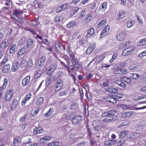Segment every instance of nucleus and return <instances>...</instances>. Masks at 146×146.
<instances>
[{"mask_svg":"<svg viewBox=\"0 0 146 146\" xmlns=\"http://www.w3.org/2000/svg\"><path fill=\"white\" fill-rule=\"evenodd\" d=\"M63 84V82L62 81H58L53 84L52 87L55 91H58L61 90Z\"/></svg>","mask_w":146,"mask_h":146,"instance_id":"obj_1","label":"nucleus"},{"mask_svg":"<svg viewBox=\"0 0 146 146\" xmlns=\"http://www.w3.org/2000/svg\"><path fill=\"white\" fill-rule=\"evenodd\" d=\"M126 15V12L123 10H121L117 12L116 14V19L118 21L123 20Z\"/></svg>","mask_w":146,"mask_h":146,"instance_id":"obj_2","label":"nucleus"},{"mask_svg":"<svg viewBox=\"0 0 146 146\" xmlns=\"http://www.w3.org/2000/svg\"><path fill=\"white\" fill-rule=\"evenodd\" d=\"M135 50V48L132 46L127 48L123 50L121 53L122 56H125L132 53Z\"/></svg>","mask_w":146,"mask_h":146,"instance_id":"obj_3","label":"nucleus"},{"mask_svg":"<svg viewBox=\"0 0 146 146\" xmlns=\"http://www.w3.org/2000/svg\"><path fill=\"white\" fill-rule=\"evenodd\" d=\"M82 117L80 115H75L71 120V122L73 125H76L79 123L81 121Z\"/></svg>","mask_w":146,"mask_h":146,"instance_id":"obj_4","label":"nucleus"},{"mask_svg":"<svg viewBox=\"0 0 146 146\" xmlns=\"http://www.w3.org/2000/svg\"><path fill=\"white\" fill-rule=\"evenodd\" d=\"M126 33L125 31H122L117 36L116 39L119 41H123L126 38Z\"/></svg>","mask_w":146,"mask_h":146,"instance_id":"obj_5","label":"nucleus"},{"mask_svg":"<svg viewBox=\"0 0 146 146\" xmlns=\"http://www.w3.org/2000/svg\"><path fill=\"white\" fill-rule=\"evenodd\" d=\"M106 100L109 102L113 104H116L117 102L116 98L112 94H109L106 97Z\"/></svg>","mask_w":146,"mask_h":146,"instance_id":"obj_6","label":"nucleus"},{"mask_svg":"<svg viewBox=\"0 0 146 146\" xmlns=\"http://www.w3.org/2000/svg\"><path fill=\"white\" fill-rule=\"evenodd\" d=\"M135 112L134 111H129L123 112L122 113L121 116L122 118H127L135 114Z\"/></svg>","mask_w":146,"mask_h":146,"instance_id":"obj_7","label":"nucleus"},{"mask_svg":"<svg viewBox=\"0 0 146 146\" xmlns=\"http://www.w3.org/2000/svg\"><path fill=\"white\" fill-rule=\"evenodd\" d=\"M8 84V80L6 78L4 79V82L3 85L0 88V98L1 97L2 94L4 92V90Z\"/></svg>","mask_w":146,"mask_h":146,"instance_id":"obj_8","label":"nucleus"},{"mask_svg":"<svg viewBox=\"0 0 146 146\" xmlns=\"http://www.w3.org/2000/svg\"><path fill=\"white\" fill-rule=\"evenodd\" d=\"M110 27L109 25L105 26L104 29L102 31L100 35V38H102L107 35L109 31Z\"/></svg>","mask_w":146,"mask_h":146,"instance_id":"obj_9","label":"nucleus"},{"mask_svg":"<svg viewBox=\"0 0 146 146\" xmlns=\"http://www.w3.org/2000/svg\"><path fill=\"white\" fill-rule=\"evenodd\" d=\"M32 95L30 93L27 94L25 96L21 102V105L24 106L27 101L30 100L31 98Z\"/></svg>","mask_w":146,"mask_h":146,"instance_id":"obj_10","label":"nucleus"},{"mask_svg":"<svg viewBox=\"0 0 146 146\" xmlns=\"http://www.w3.org/2000/svg\"><path fill=\"white\" fill-rule=\"evenodd\" d=\"M13 92L11 90H9L5 94V100L7 102L9 101L13 97Z\"/></svg>","mask_w":146,"mask_h":146,"instance_id":"obj_11","label":"nucleus"},{"mask_svg":"<svg viewBox=\"0 0 146 146\" xmlns=\"http://www.w3.org/2000/svg\"><path fill=\"white\" fill-rule=\"evenodd\" d=\"M130 46V42L129 41H126L124 42L121 43L118 47V48L121 49L123 48H126L129 47Z\"/></svg>","mask_w":146,"mask_h":146,"instance_id":"obj_12","label":"nucleus"},{"mask_svg":"<svg viewBox=\"0 0 146 146\" xmlns=\"http://www.w3.org/2000/svg\"><path fill=\"white\" fill-rule=\"evenodd\" d=\"M68 5V3H65L61 5L57 8L56 12L57 13H58L63 11L67 8Z\"/></svg>","mask_w":146,"mask_h":146,"instance_id":"obj_13","label":"nucleus"},{"mask_svg":"<svg viewBox=\"0 0 146 146\" xmlns=\"http://www.w3.org/2000/svg\"><path fill=\"white\" fill-rule=\"evenodd\" d=\"M117 117L116 116L111 117H108L104 118L103 121L104 122H108L113 121L117 119Z\"/></svg>","mask_w":146,"mask_h":146,"instance_id":"obj_14","label":"nucleus"},{"mask_svg":"<svg viewBox=\"0 0 146 146\" xmlns=\"http://www.w3.org/2000/svg\"><path fill=\"white\" fill-rule=\"evenodd\" d=\"M30 80V76H28L24 78L22 81V85L25 86L27 85L29 82Z\"/></svg>","mask_w":146,"mask_h":146,"instance_id":"obj_15","label":"nucleus"},{"mask_svg":"<svg viewBox=\"0 0 146 146\" xmlns=\"http://www.w3.org/2000/svg\"><path fill=\"white\" fill-rule=\"evenodd\" d=\"M19 66V63L17 61H14L12 64L11 70L12 72L17 71Z\"/></svg>","mask_w":146,"mask_h":146,"instance_id":"obj_16","label":"nucleus"},{"mask_svg":"<svg viewBox=\"0 0 146 146\" xmlns=\"http://www.w3.org/2000/svg\"><path fill=\"white\" fill-rule=\"evenodd\" d=\"M95 47L96 44L95 43H91L86 50L87 53L90 54L91 53Z\"/></svg>","mask_w":146,"mask_h":146,"instance_id":"obj_17","label":"nucleus"},{"mask_svg":"<svg viewBox=\"0 0 146 146\" xmlns=\"http://www.w3.org/2000/svg\"><path fill=\"white\" fill-rule=\"evenodd\" d=\"M10 68V65L9 64H7L4 65L2 68V72L4 73L8 72Z\"/></svg>","mask_w":146,"mask_h":146,"instance_id":"obj_18","label":"nucleus"},{"mask_svg":"<svg viewBox=\"0 0 146 146\" xmlns=\"http://www.w3.org/2000/svg\"><path fill=\"white\" fill-rule=\"evenodd\" d=\"M43 132V130L41 127H36L33 129V134L36 135L42 133Z\"/></svg>","mask_w":146,"mask_h":146,"instance_id":"obj_19","label":"nucleus"},{"mask_svg":"<svg viewBox=\"0 0 146 146\" xmlns=\"http://www.w3.org/2000/svg\"><path fill=\"white\" fill-rule=\"evenodd\" d=\"M68 53L70 57L71 58V61L72 64H76V61L75 60V55L74 52L72 51Z\"/></svg>","mask_w":146,"mask_h":146,"instance_id":"obj_20","label":"nucleus"},{"mask_svg":"<svg viewBox=\"0 0 146 146\" xmlns=\"http://www.w3.org/2000/svg\"><path fill=\"white\" fill-rule=\"evenodd\" d=\"M137 137V134L136 133H134L130 135H127V139H129L131 141H132L136 139Z\"/></svg>","mask_w":146,"mask_h":146,"instance_id":"obj_21","label":"nucleus"},{"mask_svg":"<svg viewBox=\"0 0 146 146\" xmlns=\"http://www.w3.org/2000/svg\"><path fill=\"white\" fill-rule=\"evenodd\" d=\"M19 103L17 99H14L12 101L11 104V109L12 110H13L15 109Z\"/></svg>","mask_w":146,"mask_h":146,"instance_id":"obj_22","label":"nucleus"},{"mask_svg":"<svg viewBox=\"0 0 146 146\" xmlns=\"http://www.w3.org/2000/svg\"><path fill=\"white\" fill-rule=\"evenodd\" d=\"M135 21L134 20L130 19L128 20L126 23L127 27L128 28H130L135 24Z\"/></svg>","mask_w":146,"mask_h":146,"instance_id":"obj_23","label":"nucleus"},{"mask_svg":"<svg viewBox=\"0 0 146 146\" xmlns=\"http://www.w3.org/2000/svg\"><path fill=\"white\" fill-rule=\"evenodd\" d=\"M42 74V70L39 69L35 72L34 73V77L35 78H38L40 77Z\"/></svg>","mask_w":146,"mask_h":146,"instance_id":"obj_24","label":"nucleus"},{"mask_svg":"<svg viewBox=\"0 0 146 146\" xmlns=\"http://www.w3.org/2000/svg\"><path fill=\"white\" fill-rule=\"evenodd\" d=\"M107 91L111 93L115 94L118 92V90L116 88L110 87L107 89Z\"/></svg>","mask_w":146,"mask_h":146,"instance_id":"obj_25","label":"nucleus"},{"mask_svg":"<svg viewBox=\"0 0 146 146\" xmlns=\"http://www.w3.org/2000/svg\"><path fill=\"white\" fill-rule=\"evenodd\" d=\"M34 41L33 39L28 38L27 40V48H30L33 44Z\"/></svg>","mask_w":146,"mask_h":146,"instance_id":"obj_26","label":"nucleus"},{"mask_svg":"<svg viewBox=\"0 0 146 146\" xmlns=\"http://www.w3.org/2000/svg\"><path fill=\"white\" fill-rule=\"evenodd\" d=\"M107 3L106 2L103 3L100 6L99 9L102 11H104L106 9Z\"/></svg>","mask_w":146,"mask_h":146,"instance_id":"obj_27","label":"nucleus"},{"mask_svg":"<svg viewBox=\"0 0 146 146\" xmlns=\"http://www.w3.org/2000/svg\"><path fill=\"white\" fill-rule=\"evenodd\" d=\"M17 49V45L16 44H13L12 45L11 47L9 52L11 54H13L14 53Z\"/></svg>","mask_w":146,"mask_h":146,"instance_id":"obj_28","label":"nucleus"},{"mask_svg":"<svg viewBox=\"0 0 146 146\" xmlns=\"http://www.w3.org/2000/svg\"><path fill=\"white\" fill-rule=\"evenodd\" d=\"M129 123V121L128 120H126L123 122H121L120 125L117 127L118 128H120L121 127H124L128 125Z\"/></svg>","mask_w":146,"mask_h":146,"instance_id":"obj_29","label":"nucleus"},{"mask_svg":"<svg viewBox=\"0 0 146 146\" xmlns=\"http://www.w3.org/2000/svg\"><path fill=\"white\" fill-rule=\"evenodd\" d=\"M121 79L127 84L131 83L132 82L131 79L127 77H121Z\"/></svg>","mask_w":146,"mask_h":146,"instance_id":"obj_30","label":"nucleus"},{"mask_svg":"<svg viewBox=\"0 0 146 146\" xmlns=\"http://www.w3.org/2000/svg\"><path fill=\"white\" fill-rule=\"evenodd\" d=\"M74 115V113H73L67 114L66 115L65 118L66 120H70L71 121Z\"/></svg>","mask_w":146,"mask_h":146,"instance_id":"obj_31","label":"nucleus"},{"mask_svg":"<svg viewBox=\"0 0 146 146\" xmlns=\"http://www.w3.org/2000/svg\"><path fill=\"white\" fill-rule=\"evenodd\" d=\"M54 111L53 108H50L49 110L46 113H44V115L45 117H48L51 115L53 112Z\"/></svg>","mask_w":146,"mask_h":146,"instance_id":"obj_32","label":"nucleus"},{"mask_svg":"<svg viewBox=\"0 0 146 146\" xmlns=\"http://www.w3.org/2000/svg\"><path fill=\"white\" fill-rule=\"evenodd\" d=\"M27 62L26 60L24 59H22V60L20 66L21 68H27Z\"/></svg>","mask_w":146,"mask_h":146,"instance_id":"obj_33","label":"nucleus"},{"mask_svg":"<svg viewBox=\"0 0 146 146\" xmlns=\"http://www.w3.org/2000/svg\"><path fill=\"white\" fill-rule=\"evenodd\" d=\"M129 132V131L127 130L122 131L119 135V137L121 138L124 137L128 134Z\"/></svg>","mask_w":146,"mask_h":146,"instance_id":"obj_34","label":"nucleus"},{"mask_svg":"<svg viewBox=\"0 0 146 146\" xmlns=\"http://www.w3.org/2000/svg\"><path fill=\"white\" fill-rule=\"evenodd\" d=\"M95 29L93 28H90L88 31V34L87 36L88 37H90L92 35L95 33Z\"/></svg>","mask_w":146,"mask_h":146,"instance_id":"obj_35","label":"nucleus"},{"mask_svg":"<svg viewBox=\"0 0 146 146\" xmlns=\"http://www.w3.org/2000/svg\"><path fill=\"white\" fill-rule=\"evenodd\" d=\"M120 107L123 110H133L132 107L129 105H127L125 104H121L120 105Z\"/></svg>","mask_w":146,"mask_h":146,"instance_id":"obj_36","label":"nucleus"},{"mask_svg":"<svg viewBox=\"0 0 146 146\" xmlns=\"http://www.w3.org/2000/svg\"><path fill=\"white\" fill-rule=\"evenodd\" d=\"M107 20L106 19L101 21L98 24V26L99 28L104 27L106 24Z\"/></svg>","mask_w":146,"mask_h":146,"instance_id":"obj_37","label":"nucleus"},{"mask_svg":"<svg viewBox=\"0 0 146 146\" xmlns=\"http://www.w3.org/2000/svg\"><path fill=\"white\" fill-rule=\"evenodd\" d=\"M46 60V58L45 56H42L40 58L39 60L40 64L39 66L41 67L44 64Z\"/></svg>","mask_w":146,"mask_h":146,"instance_id":"obj_38","label":"nucleus"},{"mask_svg":"<svg viewBox=\"0 0 146 146\" xmlns=\"http://www.w3.org/2000/svg\"><path fill=\"white\" fill-rule=\"evenodd\" d=\"M76 25V22L72 20L69 22V23L67 24V26L68 28H72Z\"/></svg>","mask_w":146,"mask_h":146,"instance_id":"obj_39","label":"nucleus"},{"mask_svg":"<svg viewBox=\"0 0 146 146\" xmlns=\"http://www.w3.org/2000/svg\"><path fill=\"white\" fill-rule=\"evenodd\" d=\"M33 60L31 59H29L27 62V68H29L32 67L33 66Z\"/></svg>","mask_w":146,"mask_h":146,"instance_id":"obj_40","label":"nucleus"},{"mask_svg":"<svg viewBox=\"0 0 146 146\" xmlns=\"http://www.w3.org/2000/svg\"><path fill=\"white\" fill-rule=\"evenodd\" d=\"M140 67L139 65H137L135 64H134L131 65L129 67V69L130 70H136Z\"/></svg>","mask_w":146,"mask_h":146,"instance_id":"obj_41","label":"nucleus"},{"mask_svg":"<svg viewBox=\"0 0 146 146\" xmlns=\"http://www.w3.org/2000/svg\"><path fill=\"white\" fill-rule=\"evenodd\" d=\"M115 83L119 85L120 87L123 88L125 87L126 86V84L124 83L120 80L116 81Z\"/></svg>","mask_w":146,"mask_h":146,"instance_id":"obj_42","label":"nucleus"},{"mask_svg":"<svg viewBox=\"0 0 146 146\" xmlns=\"http://www.w3.org/2000/svg\"><path fill=\"white\" fill-rule=\"evenodd\" d=\"M23 12L21 10H18L16 9L13 10V15L15 14L17 17L19 15L22 14Z\"/></svg>","mask_w":146,"mask_h":146,"instance_id":"obj_43","label":"nucleus"},{"mask_svg":"<svg viewBox=\"0 0 146 146\" xmlns=\"http://www.w3.org/2000/svg\"><path fill=\"white\" fill-rule=\"evenodd\" d=\"M25 51L24 49H19V51L18 52L17 57V58H20L21 57L24 53Z\"/></svg>","mask_w":146,"mask_h":146,"instance_id":"obj_44","label":"nucleus"},{"mask_svg":"<svg viewBox=\"0 0 146 146\" xmlns=\"http://www.w3.org/2000/svg\"><path fill=\"white\" fill-rule=\"evenodd\" d=\"M113 141V140H112L107 141L105 142V145L106 146H110L113 145L114 144Z\"/></svg>","mask_w":146,"mask_h":146,"instance_id":"obj_45","label":"nucleus"},{"mask_svg":"<svg viewBox=\"0 0 146 146\" xmlns=\"http://www.w3.org/2000/svg\"><path fill=\"white\" fill-rule=\"evenodd\" d=\"M145 45H146V38L140 40L138 43V45L140 46H143Z\"/></svg>","mask_w":146,"mask_h":146,"instance_id":"obj_46","label":"nucleus"},{"mask_svg":"<svg viewBox=\"0 0 146 146\" xmlns=\"http://www.w3.org/2000/svg\"><path fill=\"white\" fill-rule=\"evenodd\" d=\"M7 46L8 45L5 41H4L1 43L0 47L1 49H5L7 47Z\"/></svg>","mask_w":146,"mask_h":146,"instance_id":"obj_47","label":"nucleus"},{"mask_svg":"<svg viewBox=\"0 0 146 146\" xmlns=\"http://www.w3.org/2000/svg\"><path fill=\"white\" fill-rule=\"evenodd\" d=\"M8 60V58L6 56H5L3 60L0 63V66L2 67L7 62Z\"/></svg>","mask_w":146,"mask_h":146,"instance_id":"obj_48","label":"nucleus"},{"mask_svg":"<svg viewBox=\"0 0 146 146\" xmlns=\"http://www.w3.org/2000/svg\"><path fill=\"white\" fill-rule=\"evenodd\" d=\"M130 74L132 78L134 79H138L140 76L137 73H131Z\"/></svg>","mask_w":146,"mask_h":146,"instance_id":"obj_49","label":"nucleus"},{"mask_svg":"<svg viewBox=\"0 0 146 146\" xmlns=\"http://www.w3.org/2000/svg\"><path fill=\"white\" fill-rule=\"evenodd\" d=\"M87 16V17L85 20L86 23H89L91 20L92 17V14H90L88 15Z\"/></svg>","mask_w":146,"mask_h":146,"instance_id":"obj_50","label":"nucleus"},{"mask_svg":"<svg viewBox=\"0 0 146 146\" xmlns=\"http://www.w3.org/2000/svg\"><path fill=\"white\" fill-rule=\"evenodd\" d=\"M44 98L43 97H40L39 98L37 101V104L38 105H41L43 102Z\"/></svg>","mask_w":146,"mask_h":146,"instance_id":"obj_51","label":"nucleus"},{"mask_svg":"<svg viewBox=\"0 0 146 146\" xmlns=\"http://www.w3.org/2000/svg\"><path fill=\"white\" fill-rule=\"evenodd\" d=\"M118 54L117 53H114L112 56V58L110 60V63L112 62L117 58Z\"/></svg>","mask_w":146,"mask_h":146,"instance_id":"obj_52","label":"nucleus"},{"mask_svg":"<svg viewBox=\"0 0 146 146\" xmlns=\"http://www.w3.org/2000/svg\"><path fill=\"white\" fill-rule=\"evenodd\" d=\"M59 145L58 142H50L48 144V146H58Z\"/></svg>","mask_w":146,"mask_h":146,"instance_id":"obj_53","label":"nucleus"},{"mask_svg":"<svg viewBox=\"0 0 146 146\" xmlns=\"http://www.w3.org/2000/svg\"><path fill=\"white\" fill-rule=\"evenodd\" d=\"M108 112V117H111V116H113V115H114L115 113L116 112L115 111H114L113 110H111L110 111H109L107 112Z\"/></svg>","mask_w":146,"mask_h":146,"instance_id":"obj_54","label":"nucleus"},{"mask_svg":"<svg viewBox=\"0 0 146 146\" xmlns=\"http://www.w3.org/2000/svg\"><path fill=\"white\" fill-rule=\"evenodd\" d=\"M146 56V50H144L143 52L139 53L138 55V56L140 58H142L144 56Z\"/></svg>","mask_w":146,"mask_h":146,"instance_id":"obj_55","label":"nucleus"},{"mask_svg":"<svg viewBox=\"0 0 146 146\" xmlns=\"http://www.w3.org/2000/svg\"><path fill=\"white\" fill-rule=\"evenodd\" d=\"M120 68L119 67H117L115 68L113 71V73L115 74H119V72H120Z\"/></svg>","mask_w":146,"mask_h":146,"instance_id":"obj_56","label":"nucleus"},{"mask_svg":"<svg viewBox=\"0 0 146 146\" xmlns=\"http://www.w3.org/2000/svg\"><path fill=\"white\" fill-rule=\"evenodd\" d=\"M117 94L115 96L117 100L118 99H120L123 98V95L121 94L116 93Z\"/></svg>","mask_w":146,"mask_h":146,"instance_id":"obj_57","label":"nucleus"},{"mask_svg":"<svg viewBox=\"0 0 146 146\" xmlns=\"http://www.w3.org/2000/svg\"><path fill=\"white\" fill-rule=\"evenodd\" d=\"M78 106V105L76 103H75L71 105L70 108L71 109H73L74 110H75L77 108Z\"/></svg>","mask_w":146,"mask_h":146,"instance_id":"obj_58","label":"nucleus"},{"mask_svg":"<svg viewBox=\"0 0 146 146\" xmlns=\"http://www.w3.org/2000/svg\"><path fill=\"white\" fill-rule=\"evenodd\" d=\"M87 98L88 100H91L92 99L91 93L89 91L87 92L86 93Z\"/></svg>","mask_w":146,"mask_h":146,"instance_id":"obj_59","label":"nucleus"},{"mask_svg":"<svg viewBox=\"0 0 146 146\" xmlns=\"http://www.w3.org/2000/svg\"><path fill=\"white\" fill-rule=\"evenodd\" d=\"M125 143V140L124 139L121 140L117 142L118 146H122Z\"/></svg>","mask_w":146,"mask_h":146,"instance_id":"obj_60","label":"nucleus"},{"mask_svg":"<svg viewBox=\"0 0 146 146\" xmlns=\"http://www.w3.org/2000/svg\"><path fill=\"white\" fill-rule=\"evenodd\" d=\"M60 63L61 64L64 66V67L66 68H67L68 72L70 73V70L68 67L66 65V64L65 63L63 62L60 61Z\"/></svg>","mask_w":146,"mask_h":146,"instance_id":"obj_61","label":"nucleus"},{"mask_svg":"<svg viewBox=\"0 0 146 146\" xmlns=\"http://www.w3.org/2000/svg\"><path fill=\"white\" fill-rule=\"evenodd\" d=\"M86 14V11L85 10L82 11L79 15V18H80L84 17Z\"/></svg>","mask_w":146,"mask_h":146,"instance_id":"obj_62","label":"nucleus"},{"mask_svg":"<svg viewBox=\"0 0 146 146\" xmlns=\"http://www.w3.org/2000/svg\"><path fill=\"white\" fill-rule=\"evenodd\" d=\"M62 43L59 42H56L55 44V46L56 48L60 49L61 47Z\"/></svg>","mask_w":146,"mask_h":146,"instance_id":"obj_63","label":"nucleus"},{"mask_svg":"<svg viewBox=\"0 0 146 146\" xmlns=\"http://www.w3.org/2000/svg\"><path fill=\"white\" fill-rule=\"evenodd\" d=\"M90 6L88 7V8L90 10H93L95 9L96 7V4L95 3H92L90 4Z\"/></svg>","mask_w":146,"mask_h":146,"instance_id":"obj_64","label":"nucleus"}]
</instances>
